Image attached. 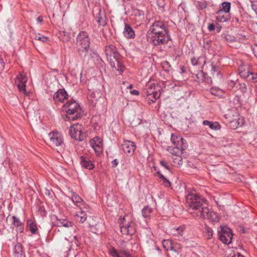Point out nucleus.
<instances>
[{"instance_id": "nucleus-64", "label": "nucleus", "mask_w": 257, "mask_h": 257, "mask_svg": "<svg viewBox=\"0 0 257 257\" xmlns=\"http://www.w3.org/2000/svg\"><path fill=\"white\" fill-rule=\"evenodd\" d=\"M133 85H132V84H130V85H129V86H128V88H130V89H131V88H133Z\"/></svg>"}, {"instance_id": "nucleus-59", "label": "nucleus", "mask_w": 257, "mask_h": 257, "mask_svg": "<svg viewBox=\"0 0 257 257\" xmlns=\"http://www.w3.org/2000/svg\"><path fill=\"white\" fill-rule=\"evenodd\" d=\"M240 231L242 233H246V230L245 229V228L244 227L240 228Z\"/></svg>"}, {"instance_id": "nucleus-37", "label": "nucleus", "mask_w": 257, "mask_h": 257, "mask_svg": "<svg viewBox=\"0 0 257 257\" xmlns=\"http://www.w3.org/2000/svg\"><path fill=\"white\" fill-rule=\"evenodd\" d=\"M17 86L19 90V91L22 92L24 94H26L27 93V91L26 89V83L25 82H17Z\"/></svg>"}, {"instance_id": "nucleus-9", "label": "nucleus", "mask_w": 257, "mask_h": 257, "mask_svg": "<svg viewBox=\"0 0 257 257\" xmlns=\"http://www.w3.org/2000/svg\"><path fill=\"white\" fill-rule=\"evenodd\" d=\"M120 231L122 234L125 235H133L135 232V228L133 223L126 221L124 218H122L119 223Z\"/></svg>"}, {"instance_id": "nucleus-56", "label": "nucleus", "mask_w": 257, "mask_h": 257, "mask_svg": "<svg viewBox=\"0 0 257 257\" xmlns=\"http://www.w3.org/2000/svg\"><path fill=\"white\" fill-rule=\"evenodd\" d=\"M157 174H158V176L160 178L163 180L165 179L166 178L164 176L163 174L161 173L160 171H157Z\"/></svg>"}, {"instance_id": "nucleus-1", "label": "nucleus", "mask_w": 257, "mask_h": 257, "mask_svg": "<svg viewBox=\"0 0 257 257\" xmlns=\"http://www.w3.org/2000/svg\"><path fill=\"white\" fill-rule=\"evenodd\" d=\"M186 203L188 206V211L194 216H200L215 222L219 219L217 214L210 211L205 203V200L196 193H191L188 194L186 199Z\"/></svg>"}, {"instance_id": "nucleus-23", "label": "nucleus", "mask_w": 257, "mask_h": 257, "mask_svg": "<svg viewBox=\"0 0 257 257\" xmlns=\"http://www.w3.org/2000/svg\"><path fill=\"white\" fill-rule=\"evenodd\" d=\"M12 218L13 219V224L18 228L20 232H22L23 230V223L15 216H13Z\"/></svg>"}, {"instance_id": "nucleus-45", "label": "nucleus", "mask_w": 257, "mask_h": 257, "mask_svg": "<svg viewBox=\"0 0 257 257\" xmlns=\"http://www.w3.org/2000/svg\"><path fill=\"white\" fill-rule=\"evenodd\" d=\"M239 85L240 86V88L242 92H245L246 91L247 88H246V84L245 83H242L239 84Z\"/></svg>"}, {"instance_id": "nucleus-60", "label": "nucleus", "mask_w": 257, "mask_h": 257, "mask_svg": "<svg viewBox=\"0 0 257 257\" xmlns=\"http://www.w3.org/2000/svg\"><path fill=\"white\" fill-rule=\"evenodd\" d=\"M164 64L167 65V66H168L169 67H171V65L170 64L169 62L168 61H165Z\"/></svg>"}, {"instance_id": "nucleus-35", "label": "nucleus", "mask_w": 257, "mask_h": 257, "mask_svg": "<svg viewBox=\"0 0 257 257\" xmlns=\"http://www.w3.org/2000/svg\"><path fill=\"white\" fill-rule=\"evenodd\" d=\"M197 79L195 80L198 82L204 81L205 74L202 70H199L196 74Z\"/></svg>"}, {"instance_id": "nucleus-6", "label": "nucleus", "mask_w": 257, "mask_h": 257, "mask_svg": "<svg viewBox=\"0 0 257 257\" xmlns=\"http://www.w3.org/2000/svg\"><path fill=\"white\" fill-rule=\"evenodd\" d=\"M49 137L52 145L60 147V151L64 150V140L62 135L58 132H52L49 134Z\"/></svg>"}, {"instance_id": "nucleus-48", "label": "nucleus", "mask_w": 257, "mask_h": 257, "mask_svg": "<svg viewBox=\"0 0 257 257\" xmlns=\"http://www.w3.org/2000/svg\"><path fill=\"white\" fill-rule=\"evenodd\" d=\"M157 5L160 8H164L165 5L163 0H157Z\"/></svg>"}, {"instance_id": "nucleus-15", "label": "nucleus", "mask_w": 257, "mask_h": 257, "mask_svg": "<svg viewBox=\"0 0 257 257\" xmlns=\"http://www.w3.org/2000/svg\"><path fill=\"white\" fill-rule=\"evenodd\" d=\"M115 58L116 59L115 61L112 60L114 62V66H110L111 67L115 68L116 70L119 71V74H121L125 68L124 65L122 62V58L120 55H118V57H116Z\"/></svg>"}, {"instance_id": "nucleus-51", "label": "nucleus", "mask_w": 257, "mask_h": 257, "mask_svg": "<svg viewBox=\"0 0 257 257\" xmlns=\"http://www.w3.org/2000/svg\"><path fill=\"white\" fill-rule=\"evenodd\" d=\"M208 29L209 31H212L215 30V26L213 24H210L208 26Z\"/></svg>"}, {"instance_id": "nucleus-43", "label": "nucleus", "mask_w": 257, "mask_h": 257, "mask_svg": "<svg viewBox=\"0 0 257 257\" xmlns=\"http://www.w3.org/2000/svg\"><path fill=\"white\" fill-rule=\"evenodd\" d=\"M236 84H237V82L236 81L230 80L228 82V87L230 90H233L234 88L235 87Z\"/></svg>"}, {"instance_id": "nucleus-36", "label": "nucleus", "mask_w": 257, "mask_h": 257, "mask_svg": "<svg viewBox=\"0 0 257 257\" xmlns=\"http://www.w3.org/2000/svg\"><path fill=\"white\" fill-rule=\"evenodd\" d=\"M222 9L220 10L223 11L225 13L228 14L230 10V3L224 2L222 4Z\"/></svg>"}, {"instance_id": "nucleus-32", "label": "nucleus", "mask_w": 257, "mask_h": 257, "mask_svg": "<svg viewBox=\"0 0 257 257\" xmlns=\"http://www.w3.org/2000/svg\"><path fill=\"white\" fill-rule=\"evenodd\" d=\"M59 37L63 42H67L70 39L69 34L64 31L60 32Z\"/></svg>"}, {"instance_id": "nucleus-57", "label": "nucleus", "mask_w": 257, "mask_h": 257, "mask_svg": "<svg viewBox=\"0 0 257 257\" xmlns=\"http://www.w3.org/2000/svg\"><path fill=\"white\" fill-rule=\"evenodd\" d=\"M37 21H38V22L39 23H41L43 22V17L42 16H39L37 19Z\"/></svg>"}, {"instance_id": "nucleus-62", "label": "nucleus", "mask_w": 257, "mask_h": 257, "mask_svg": "<svg viewBox=\"0 0 257 257\" xmlns=\"http://www.w3.org/2000/svg\"><path fill=\"white\" fill-rule=\"evenodd\" d=\"M73 238L75 239V241H77V236L75 235L73 236Z\"/></svg>"}, {"instance_id": "nucleus-16", "label": "nucleus", "mask_w": 257, "mask_h": 257, "mask_svg": "<svg viewBox=\"0 0 257 257\" xmlns=\"http://www.w3.org/2000/svg\"><path fill=\"white\" fill-rule=\"evenodd\" d=\"M238 72L240 77L247 78L250 76L249 66L246 64H241L238 67Z\"/></svg>"}, {"instance_id": "nucleus-10", "label": "nucleus", "mask_w": 257, "mask_h": 257, "mask_svg": "<svg viewBox=\"0 0 257 257\" xmlns=\"http://www.w3.org/2000/svg\"><path fill=\"white\" fill-rule=\"evenodd\" d=\"M171 140L175 148L178 149V150H181L182 153L187 147L186 143L184 142L185 140L180 136L177 137L172 135Z\"/></svg>"}, {"instance_id": "nucleus-8", "label": "nucleus", "mask_w": 257, "mask_h": 257, "mask_svg": "<svg viewBox=\"0 0 257 257\" xmlns=\"http://www.w3.org/2000/svg\"><path fill=\"white\" fill-rule=\"evenodd\" d=\"M105 53L110 65L114 66V62L112 60L115 61L116 59L115 58L118 57V55H120L117 52L116 47L112 44L106 46Z\"/></svg>"}, {"instance_id": "nucleus-14", "label": "nucleus", "mask_w": 257, "mask_h": 257, "mask_svg": "<svg viewBox=\"0 0 257 257\" xmlns=\"http://www.w3.org/2000/svg\"><path fill=\"white\" fill-rule=\"evenodd\" d=\"M147 89L145 92L146 94H156V93H161V86L158 84L155 85L154 83H148L147 84Z\"/></svg>"}, {"instance_id": "nucleus-54", "label": "nucleus", "mask_w": 257, "mask_h": 257, "mask_svg": "<svg viewBox=\"0 0 257 257\" xmlns=\"http://www.w3.org/2000/svg\"><path fill=\"white\" fill-rule=\"evenodd\" d=\"M5 63H4L3 59L0 56V68H4L5 66Z\"/></svg>"}, {"instance_id": "nucleus-55", "label": "nucleus", "mask_w": 257, "mask_h": 257, "mask_svg": "<svg viewBox=\"0 0 257 257\" xmlns=\"http://www.w3.org/2000/svg\"><path fill=\"white\" fill-rule=\"evenodd\" d=\"M112 167H115L118 165V161L116 159H114L112 162Z\"/></svg>"}, {"instance_id": "nucleus-31", "label": "nucleus", "mask_w": 257, "mask_h": 257, "mask_svg": "<svg viewBox=\"0 0 257 257\" xmlns=\"http://www.w3.org/2000/svg\"><path fill=\"white\" fill-rule=\"evenodd\" d=\"M167 150L170 153L176 156H179L180 155L182 154V153L181 152V150H178V149L175 148L174 146L169 147L167 149Z\"/></svg>"}, {"instance_id": "nucleus-34", "label": "nucleus", "mask_w": 257, "mask_h": 257, "mask_svg": "<svg viewBox=\"0 0 257 257\" xmlns=\"http://www.w3.org/2000/svg\"><path fill=\"white\" fill-rule=\"evenodd\" d=\"M152 212V209L148 206L145 207L142 211V215L145 218L149 217Z\"/></svg>"}, {"instance_id": "nucleus-7", "label": "nucleus", "mask_w": 257, "mask_h": 257, "mask_svg": "<svg viewBox=\"0 0 257 257\" xmlns=\"http://www.w3.org/2000/svg\"><path fill=\"white\" fill-rule=\"evenodd\" d=\"M69 133L71 137L77 141H82L85 137V135L82 132L81 124H74L72 125L70 127Z\"/></svg>"}, {"instance_id": "nucleus-5", "label": "nucleus", "mask_w": 257, "mask_h": 257, "mask_svg": "<svg viewBox=\"0 0 257 257\" xmlns=\"http://www.w3.org/2000/svg\"><path fill=\"white\" fill-rule=\"evenodd\" d=\"M219 239L224 243L229 244L232 242L233 234L230 228L226 226H220L218 230Z\"/></svg>"}, {"instance_id": "nucleus-19", "label": "nucleus", "mask_w": 257, "mask_h": 257, "mask_svg": "<svg viewBox=\"0 0 257 257\" xmlns=\"http://www.w3.org/2000/svg\"><path fill=\"white\" fill-rule=\"evenodd\" d=\"M123 33L124 36L128 39L133 38L135 36V32L133 28L128 24L126 23H125Z\"/></svg>"}, {"instance_id": "nucleus-46", "label": "nucleus", "mask_w": 257, "mask_h": 257, "mask_svg": "<svg viewBox=\"0 0 257 257\" xmlns=\"http://www.w3.org/2000/svg\"><path fill=\"white\" fill-rule=\"evenodd\" d=\"M206 235L208 238H210L212 237V231L210 228H207V231H206Z\"/></svg>"}, {"instance_id": "nucleus-50", "label": "nucleus", "mask_w": 257, "mask_h": 257, "mask_svg": "<svg viewBox=\"0 0 257 257\" xmlns=\"http://www.w3.org/2000/svg\"><path fill=\"white\" fill-rule=\"evenodd\" d=\"M163 183L166 187H170L171 186V182L168 181L166 178L163 180Z\"/></svg>"}, {"instance_id": "nucleus-30", "label": "nucleus", "mask_w": 257, "mask_h": 257, "mask_svg": "<svg viewBox=\"0 0 257 257\" xmlns=\"http://www.w3.org/2000/svg\"><path fill=\"white\" fill-rule=\"evenodd\" d=\"M161 93L156 94H146V98L151 102H154L160 97Z\"/></svg>"}, {"instance_id": "nucleus-17", "label": "nucleus", "mask_w": 257, "mask_h": 257, "mask_svg": "<svg viewBox=\"0 0 257 257\" xmlns=\"http://www.w3.org/2000/svg\"><path fill=\"white\" fill-rule=\"evenodd\" d=\"M56 220L54 222V223L56 226H64L66 227L72 226L73 223L65 219L58 218L57 216H54Z\"/></svg>"}, {"instance_id": "nucleus-47", "label": "nucleus", "mask_w": 257, "mask_h": 257, "mask_svg": "<svg viewBox=\"0 0 257 257\" xmlns=\"http://www.w3.org/2000/svg\"><path fill=\"white\" fill-rule=\"evenodd\" d=\"M119 253L120 254V255H123L125 257H130V253L126 250H121L119 252Z\"/></svg>"}, {"instance_id": "nucleus-61", "label": "nucleus", "mask_w": 257, "mask_h": 257, "mask_svg": "<svg viewBox=\"0 0 257 257\" xmlns=\"http://www.w3.org/2000/svg\"><path fill=\"white\" fill-rule=\"evenodd\" d=\"M232 21L233 22L235 21L236 22L238 23L239 21V20L238 18H235L234 19H233Z\"/></svg>"}, {"instance_id": "nucleus-13", "label": "nucleus", "mask_w": 257, "mask_h": 257, "mask_svg": "<svg viewBox=\"0 0 257 257\" xmlns=\"http://www.w3.org/2000/svg\"><path fill=\"white\" fill-rule=\"evenodd\" d=\"M80 163L82 167L88 169L92 170L93 169L94 166L92 161L90 160L89 158L83 156H81L80 157Z\"/></svg>"}, {"instance_id": "nucleus-49", "label": "nucleus", "mask_w": 257, "mask_h": 257, "mask_svg": "<svg viewBox=\"0 0 257 257\" xmlns=\"http://www.w3.org/2000/svg\"><path fill=\"white\" fill-rule=\"evenodd\" d=\"M160 164L163 166L165 169L169 170V167L167 165V163L164 161H160Z\"/></svg>"}, {"instance_id": "nucleus-44", "label": "nucleus", "mask_w": 257, "mask_h": 257, "mask_svg": "<svg viewBox=\"0 0 257 257\" xmlns=\"http://www.w3.org/2000/svg\"><path fill=\"white\" fill-rule=\"evenodd\" d=\"M250 76L249 77H248L249 80H252L253 82H255L257 81V74H253L252 72L250 73Z\"/></svg>"}, {"instance_id": "nucleus-18", "label": "nucleus", "mask_w": 257, "mask_h": 257, "mask_svg": "<svg viewBox=\"0 0 257 257\" xmlns=\"http://www.w3.org/2000/svg\"><path fill=\"white\" fill-rule=\"evenodd\" d=\"M192 64L195 66H198V68H202L206 63V59L204 57H199L197 58L195 57L191 60Z\"/></svg>"}, {"instance_id": "nucleus-4", "label": "nucleus", "mask_w": 257, "mask_h": 257, "mask_svg": "<svg viewBox=\"0 0 257 257\" xmlns=\"http://www.w3.org/2000/svg\"><path fill=\"white\" fill-rule=\"evenodd\" d=\"M76 45L80 51L88 52L90 45V39L85 31L81 32L76 38Z\"/></svg>"}, {"instance_id": "nucleus-28", "label": "nucleus", "mask_w": 257, "mask_h": 257, "mask_svg": "<svg viewBox=\"0 0 257 257\" xmlns=\"http://www.w3.org/2000/svg\"><path fill=\"white\" fill-rule=\"evenodd\" d=\"M91 145L93 150L96 153H99L101 152L102 149L101 147V142L99 141L98 143H96L94 140L91 141Z\"/></svg>"}, {"instance_id": "nucleus-12", "label": "nucleus", "mask_w": 257, "mask_h": 257, "mask_svg": "<svg viewBox=\"0 0 257 257\" xmlns=\"http://www.w3.org/2000/svg\"><path fill=\"white\" fill-rule=\"evenodd\" d=\"M68 94L65 89H59L53 95V99L56 101L63 102L67 98Z\"/></svg>"}, {"instance_id": "nucleus-40", "label": "nucleus", "mask_w": 257, "mask_h": 257, "mask_svg": "<svg viewBox=\"0 0 257 257\" xmlns=\"http://www.w3.org/2000/svg\"><path fill=\"white\" fill-rule=\"evenodd\" d=\"M198 10H203L207 7V4L205 2H198L196 5Z\"/></svg>"}, {"instance_id": "nucleus-11", "label": "nucleus", "mask_w": 257, "mask_h": 257, "mask_svg": "<svg viewBox=\"0 0 257 257\" xmlns=\"http://www.w3.org/2000/svg\"><path fill=\"white\" fill-rule=\"evenodd\" d=\"M121 148L124 153L131 155L134 152L136 146L133 142L125 141L121 145Z\"/></svg>"}, {"instance_id": "nucleus-63", "label": "nucleus", "mask_w": 257, "mask_h": 257, "mask_svg": "<svg viewBox=\"0 0 257 257\" xmlns=\"http://www.w3.org/2000/svg\"><path fill=\"white\" fill-rule=\"evenodd\" d=\"M237 257H244L243 255H241L239 253H238Z\"/></svg>"}, {"instance_id": "nucleus-53", "label": "nucleus", "mask_w": 257, "mask_h": 257, "mask_svg": "<svg viewBox=\"0 0 257 257\" xmlns=\"http://www.w3.org/2000/svg\"><path fill=\"white\" fill-rule=\"evenodd\" d=\"M5 63H4L3 59L0 56V68H4L5 66Z\"/></svg>"}, {"instance_id": "nucleus-2", "label": "nucleus", "mask_w": 257, "mask_h": 257, "mask_svg": "<svg viewBox=\"0 0 257 257\" xmlns=\"http://www.w3.org/2000/svg\"><path fill=\"white\" fill-rule=\"evenodd\" d=\"M150 31L152 34L151 43L155 46L165 45L172 41L168 26L162 21H155L150 27Z\"/></svg>"}, {"instance_id": "nucleus-33", "label": "nucleus", "mask_w": 257, "mask_h": 257, "mask_svg": "<svg viewBox=\"0 0 257 257\" xmlns=\"http://www.w3.org/2000/svg\"><path fill=\"white\" fill-rule=\"evenodd\" d=\"M72 201L75 203L77 206H79V204L81 203L83 200L82 198L79 196L77 194H75V193H73V194L72 195Z\"/></svg>"}, {"instance_id": "nucleus-27", "label": "nucleus", "mask_w": 257, "mask_h": 257, "mask_svg": "<svg viewBox=\"0 0 257 257\" xmlns=\"http://www.w3.org/2000/svg\"><path fill=\"white\" fill-rule=\"evenodd\" d=\"M162 244L166 250H175L172 246V241L169 239H164L162 241Z\"/></svg>"}, {"instance_id": "nucleus-20", "label": "nucleus", "mask_w": 257, "mask_h": 257, "mask_svg": "<svg viewBox=\"0 0 257 257\" xmlns=\"http://www.w3.org/2000/svg\"><path fill=\"white\" fill-rule=\"evenodd\" d=\"M216 20L220 22H225L229 19V14L225 13L223 11L218 10L216 13Z\"/></svg>"}, {"instance_id": "nucleus-52", "label": "nucleus", "mask_w": 257, "mask_h": 257, "mask_svg": "<svg viewBox=\"0 0 257 257\" xmlns=\"http://www.w3.org/2000/svg\"><path fill=\"white\" fill-rule=\"evenodd\" d=\"M130 93H131V94H132L133 95H138L140 93L139 91L137 90H132V91H131Z\"/></svg>"}, {"instance_id": "nucleus-26", "label": "nucleus", "mask_w": 257, "mask_h": 257, "mask_svg": "<svg viewBox=\"0 0 257 257\" xmlns=\"http://www.w3.org/2000/svg\"><path fill=\"white\" fill-rule=\"evenodd\" d=\"M211 73L213 77H218L220 75V70L218 66L214 65V62L211 64Z\"/></svg>"}, {"instance_id": "nucleus-29", "label": "nucleus", "mask_w": 257, "mask_h": 257, "mask_svg": "<svg viewBox=\"0 0 257 257\" xmlns=\"http://www.w3.org/2000/svg\"><path fill=\"white\" fill-rule=\"evenodd\" d=\"M28 226L32 234H36L37 233L38 229L37 225L32 220H29L28 221Z\"/></svg>"}, {"instance_id": "nucleus-42", "label": "nucleus", "mask_w": 257, "mask_h": 257, "mask_svg": "<svg viewBox=\"0 0 257 257\" xmlns=\"http://www.w3.org/2000/svg\"><path fill=\"white\" fill-rule=\"evenodd\" d=\"M35 39L37 40L41 41L43 42H46L48 40V38L43 35L39 34L36 36Z\"/></svg>"}, {"instance_id": "nucleus-41", "label": "nucleus", "mask_w": 257, "mask_h": 257, "mask_svg": "<svg viewBox=\"0 0 257 257\" xmlns=\"http://www.w3.org/2000/svg\"><path fill=\"white\" fill-rule=\"evenodd\" d=\"M27 81V78L25 75L21 74L19 75V76L18 77V82H22V83H23V82L26 83Z\"/></svg>"}, {"instance_id": "nucleus-22", "label": "nucleus", "mask_w": 257, "mask_h": 257, "mask_svg": "<svg viewBox=\"0 0 257 257\" xmlns=\"http://www.w3.org/2000/svg\"><path fill=\"white\" fill-rule=\"evenodd\" d=\"M14 257H24L22 245L20 243H18L15 246Z\"/></svg>"}, {"instance_id": "nucleus-25", "label": "nucleus", "mask_w": 257, "mask_h": 257, "mask_svg": "<svg viewBox=\"0 0 257 257\" xmlns=\"http://www.w3.org/2000/svg\"><path fill=\"white\" fill-rule=\"evenodd\" d=\"M96 20L99 25L104 26L106 25L105 17L100 12L96 16Z\"/></svg>"}, {"instance_id": "nucleus-3", "label": "nucleus", "mask_w": 257, "mask_h": 257, "mask_svg": "<svg viewBox=\"0 0 257 257\" xmlns=\"http://www.w3.org/2000/svg\"><path fill=\"white\" fill-rule=\"evenodd\" d=\"M66 106L67 107V117L70 120H75L82 115V109L75 101H68Z\"/></svg>"}, {"instance_id": "nucleus-39", "label": "nucleus", "mask_w": 257, "mask_h": 257, "mask_svg": "<svg viewBox=\"0 0 257 257\" xmlns=\"http://www.w3.org/2000/svg\"><path fill=\"white\" fill-rule=\"evenodd\" d=\"M109 253L113 257H119L120 253L114 247H111L109 249Z\"/></svg>"}, {"instance_id": "nucleus-58", "label": "nucleus", "mask_w": 257, "mask_h": 257, "mask_svg": "<svg viewBox=\"0 0 257 257\" xmlns=\"http://www.w3.org/2000/svg\"><path fill=\"white\" fill-rule=\"evenodd\" d=\"M221 27L219 26H217L216 28V30L217 33L220 32V31L221 30Z\"/></svg>"}, {"instance_id": "nucleus-24", "label": "nucleus", "mask_w": 257, "mask_h": 257, "mask_svg": "<svg viewBox=\"0 0 257 257\" xmlns=\"http://www.w3.org/2000/svg\"><path fill=\"white\" fill-rule=\"evenodd\" d=\"M75 218L76 220L79 222L83 223L86 220L87 215L84 211H80L79 212L76 214Z\"/></svg>"}, {"instance_id": "nucleus-38", "label": "nucleus", "mask_w": 257, "mask_h": 257, "mask_svg": "<svg viewBox=\"0 0 257 257\" xmlns=\"http://www.w3.org/2000/svg\"><path fill=\"white\" fill-rule=\"evenodd\" d=\"M184 227L181 226L178 227L176 229H175L174 234L176 235L182 236L184 232Z\"/></svg>"}, {"instance_id": "nucleus-21", "label": "nucleus", "mask_w": 257, "mask_h": 257, "mask_svg": "<svg viewBox=\"0 0 257 257\" xmlns=\"http://www.w3.org/2000/svg\"><path fill=\"white\" fill-rule=\"evenodd\" d=\"M203 124L208 126L210 129L214 131L219 130L221 128L220 124L217 121L213 122L205 120L203 121Z\"/></svg>"}]
</instances>
